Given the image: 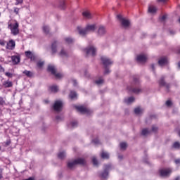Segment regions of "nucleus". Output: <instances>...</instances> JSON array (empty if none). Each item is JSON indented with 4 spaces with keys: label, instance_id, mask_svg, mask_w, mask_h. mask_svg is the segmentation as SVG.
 Wrapping results in <instances>:
<instances>
[{
    "label": "nucleus",
    "instance_id": "31",
    "mask_svg": "<svg viewBox=\"0 0 180 180\" xmlns=\"http://www.w3.org/2000/svg\"><path fill=\"white\" fill-rule=\"evenodd\" d=\"M101 158H103V160H109V153L105 151H103L101 153Z\"/></svg>",
    "mask_w": 180,
    "mask_h": 180
},
{
    "label": "nucleus",
    "instance_id": "33",
    "mask_svg": "<svg viewBox=\"0 0 180 180\" xmlns=\"http://www.w3.org/2000/svg\"><path fill=\"white\" fill-rule=\"evenodd\" d=\"M58 157L60 158V160H64V158H65V151L60 152L58 154Z\"/></svg>",
    "mask_w": 180,
    "mask_h": 180
},
{
    "label": "nucleus",
    "instance_id": "48",
    "mask_svg": "<svg viewBox=\"0 0 180 180\" xmlns=\"http://www.w3.org/2000/svg\"><path fill=\"white\" fill-rule=\"evenodd\" d=\"M4 103H5V101L2 97H0V105H4Z\"/></svg>",
    "mask_w": 180,
    "mask_h": 180
},
{
    "label": "nucleus",
    "instance_id": "26",
    "mask_svg": "<svg viewBox=\"0 0 180 180\" xmlns=\"http://www.w3.org/2000/svg\"><path fill=\"white\" fill-rule=\"evenodd\" d=\"M3 85L4 86V88H11L13 86V84L12 82L7 80L4 82Z\"/></svg>",
    "mask_w": 180,
    "mask_h": 180
},
{
    "label": "nucleus",
    "instance_id": "35",
    "mask_svg": "<svg viewBox=\"0 0 180 180\" xmlns=\"http://www.w3.org/2000/svg\"><path fill=\"white\" fill-rule=\"evenodd\" d=\"M121 150H126L127 148V143L126 142H122L120 143Z\"/></svg>",
    "mask_w": 180,
    "mask_h": 180
},
{
    "label": "nucleus",
    "instance_id": "25",
    "mask_svg": "<svg viewBox=\"0 0 180 180\" xmlns=\"http://www.w3.org/2000/svg\"><path fill=\"white\" fill-rule=\"evenodd\" d=\"M42 30L45 34H50V27H49V25H44L42 27Z\"/></svg>",
    "mask_w": 180,
    "mask_h": 180
},
{
    "label": "nucleus",
    "instance_id": "30",
    "mask_svg": "<svg viewBox=\"0 0 180 180\" xmlns=\"http://www.w3.org/2000/svg\"><path fill=\"white\" fill-rule=\"evenodd\" d=\"M125 103H127V105H130V103H133V102H134V97L131 96L128 98H126L124 100Z\"/></svg>",
    "mask_w": 180,
    "mask_h": 180
},
{
    "label": "nucleus",
    "instance_id": "27",
    "mask_svg": "<svg viewBox=\"0 0 180 180\" xmlns=\"http://www.w3.org/2000/svg\"><path fill=\"white\" fill-rule=\"evenodd\" d=\"M49 89L53 94H56V92H58V86L57 85L51 86Z\"/></svg>",
    "mask_w": 180,
    "mask_h": 180
},
{
    "label": "nucleus",
    "instance_id": "1",
    "mask_svg": "<svg viewBox=\"0 0 180 180\" xmlns=\"http://www.w3.org/2000/svg\"><path fill=\"white\" fill-rule=\"evenodd\" d=\"M96 30V24H87L84 28L77 27V32L80 36H86L89 33H94Z\"/></svg>",
    "mask_w": 180,
    "mask_h": 180
},
{
    "label": "nucleus",
    "instance_id": "2",
    "mask_svg": "<svg viewBox=\"0 0 180 180\" xmlns=\"http://www.w3.org/2000/svg\"><path fill=\"white\" fill-rule=\"evenodd\" d=\"M8 29L11 30V34L13 36L19 34V23L17 21H9L8 22Z\"/></svg>",
    "mask_w": 180,
    "mask_h": 180
},
{
    "label": "nucleus",
    "instance_id": "42",
    "mask_svg": "<svg viewBox=\"0 0 180 180\" xmlns=\"http://www.w3.org/2000/svg\"><path fill=\"white\" fill-rule=\"evenodd\" d=\"M104 74L105 75H108V74H110V70L108 68V67H105Z\"/></svg>",
    "mask_w": 180,
    "mask_h": 180
},
{
    "label": "nucleus",
    "instance_id": "41",
    "mask_svg": "<svg viewBox=\"0 0 180 180\" xmlns=\"http://www.w3.org/2000/svg\"><path fill=\"white\" fill-rule=\"evenodd\" d=\"M37 67H39V68H41V67H43V65H44V62L43 61H39L37 63Z\"/></svg>",
    "mask_w": 180,
    "mask_h": 180
},
{
    "label": "nucleus",
    "instance_id": "32",
    "mask_svg": "<svg viewBox=\"0 0 180 180\" xmlns=\"http://www.w3.org/2000/svg\"><path fill=\"white\" fill-rule=\"evenodd\" d=\"M65 41L67 43V44H72V43L74 41V39L68 37L65 38Z\"/></svg>",
    "mask_w": 180,
    "mask_h": 180
},
{
    "label": "nucleus",
    "instance_id": "46",
    "mask_svg": "<svg viewBox=\"0 0 180 180\" xmlns=\"http://www.w3.org/2000/svg\"><path fill=\"white\" fill-rule=\"evenodd\" d=\"M56 119L57 122H61V120H63V117L56 116Z\"/></svg>",
    "mask_w": 180,
    "mask_h": 180
},
{
    "label": "nucleus",
    "instance_id": "39",
    "mask_svg": "<svg viewBox=\"0 0 180 180\" xmlns=\"http://www.w3.org/2000/svg\"><path fill=\"white\" fill-rule=\"evenodd\" d=\"M92 162L94 164V165H95L96 167H98V160H96V157H93L92 158Z\"/></svg>",
    "mask_w": 180,
    "mask_h": 180
},
{
    "label": "nucleus",
    "instance_id": "21",
    "mask_svg": "<svg viewBox=\"0 0 180 180\" xmlns=\"http://www.w3.org/2000/svg\"><path fill=\"white\" fill-rule=\"evenodd\" d=\"M157 7L154 6H149L148 8V13H151L152 15H155L157 13Z\"/></svg>",
    "mask_w": 180,
    "mask_h": 180
},
{
    "label": "nucleus",
    "instance_id": "10",
    "mask_svg": "<svg viewBox=\"0 0 180 180\" xmlns=\"http://www.w3.org/2000/svg\"><path fill=\"white\" fill-rule=\"evenodd\" d=\"M160 176L162 177L169 176L172 174V169H162L159 171Z\"/></svg>",
    "mask_w": 180,
    "mask_h": 180
},
{
    "label": "nucleus",
    "instance_id": "29",
    "mask_svg": "<svg viewBox=\"0 0 180 180\" xmlns=\"http://www.w3.org/2000/svg\"><path fill=\"white\" fill-rule=\"evenodd\" d=\"M69 96L70 99H77L78 95L77 94V92H75V91H71Z\"/></svg>",
    "mask_w": 180,
    "mask_h": 180
},
{
    "label": "nucleus",
    "instance_id": "22",
    "mask_svg": "<svg viewBox=\"0 0 180 180\" xmlns=\"http://www.w3.org/2000/svg\"><path fill=\"white\" fill-rule=\"evenodd\" d=\"M143 112H144V110L140 107H137L134 109V113L138 116H140V115H143Z\"/></svg>",
    "mask_w": 180,
    "mask_h": 180
},
{
    "label": "nucleus",
    "instance_id": "51",
    "mask_svg": "<svg viewBox=\"0 0 180 180\" xmlns=\"http://www.w3.org/2000/svg\"><path fill=\"white\" fill-rule=\"evenodd\" d=\"M157 1L160 4H165V2H167V0H157Z\"/></svg>",
    "mask_w": 180,
    "mask_h": 180
},
{
    "label": "nucleus",
    "instance_id": "15",
    "mask_svg": "<svg viewBox=\"0 0 180 180\" xmlns=\"http://www.w3.org/2000/svg\"><path fill=\"white\" fill-rule=\"evenodd\" d=\"M138 63H146L147 61V55L140 54L136 56Z\"/></svg>",
    "mask_w": 180,
    "mask_h": 180
},
{
    "label": "nucleus",
    "instance_id": "20",
    "mask_svg": "<svg viewBox=\"0 0 180 180\" xmlns=\"http://www.w3.org/2000/svg\"><path fill=\"white\" fill-rule=\"evenodd\" d=\"M11 60L13 64H19V63H20V56L19 55L13 56H11Z\"/></svg>",
    "mask_w": 180,
    "mask_h": 180
},
{
    "label": "nucleus",
    "instance_id": "38",
    "mask_svg": "<svg viewBox=\"0 0 180 180\" xmlns=\"http://www.w3.org/2000/svg\"><path fill=\"white\" fill-rule=\"evenodd\" d=\"M95 82H96V85L101 86V85H102V84H103L104 81H103V79L100 78V79L96 80Z\"/></svg>",
    "mask_w": 180,
    "mask_h": 180
},
{
    "label": "nucleus",
    "instance_id": "56",
    "mask_svg": "<svg viewBox=\"0 0 180 180\" xmlns=\"http://www.w3.org/2000/svg\"><path fill=\"white\" fill-rule=\"evenodd\" d=\"M118 158H120V160H122L123 159V155H119Z\"/></svg>",
    "mask_w": 180,
    "mask_h": 180
},
{
    "label": "nucleus",
    "instance_id": "24",
    "mask_svg": "<svg viewBox=\"0 0 180 180\" xmlns=\"http://www.w3.org/2000/svg\"><path fill=\"white\" fill-rule=\"evenodd\" d=\"M51 53L56 54L57 53V41H53L51 45Z\"/></svg>",
    "mask_w": 180,
    "mask_h": 180
},
{
    "label": "nucleus",
    "instance_id": "60",
    "mask_svg": "<svg viewBox=\"0 0 180 180\" xmlns=\"http://www.w3.org/2000/svg\"><path fill=\"white\" fill-rule=\"evenodd\" d=\"M45 102H46V103H49V101H45Z\"/></svg>",
    "mask_w": 180,
    "mask_h": 180
},
{
    "label": "nucleus",
    "instance_id": "14",
    "mask_svg": "<svg viewBox=\"0 0 180 180\" xmlns=\"http://www.w3.org/2000/svg\"><path fill=\"white\" fill-rule=\"evenodd\" d=\"M25 54L27 58H30L31 61H36L37 58V56L30 51H25Z\"/></svg>",
    "mask_w": 180,
    "mask_h": 180
},
{
    "label": "nucleus",
    "instance_id": "34",
    "mask_svg": "<svg viewBox=\"0 0 180 180\" xmlns=\"http://www.w3.org/2000/svg\"><path fill=\"white\" fill-rule=\"evenodd\" d=\"M77 126H78V122H77L76 121L72 122L69 124V127H70L71 129H75V127H77Z\"/></svg>",
    "mask_w": 180,
    "mask_h": 180
},
{
    "label": "nucleus",
    "instance_id": "28",
    "mask_svg": "<svg viewBox=\"0 0 180 180\" xmlns=\"http://www.w3.org/2000/svg\"><path fill=\"white\" fill-rule=\"evenodd\" d=\"M59 56L63 58L68 57V53L66 52L65 49H62L59 52Z\"/></svg>",
    "mask_w": 180,
    "mask_h": 180
},
{
    "label": "nucleus",
    "instance_id": "52",
    "mask_svg": "<svg viewBox=\"0 0 180 180\" xmlns=\"http://www.w3.org/2000/svg\"><path fill=\"white\" fill-rule=\"evenodd\" d=\"M84 75H85L86 77H89V73L87 72V70H85V71H84Z\"/></svg>",
    "mask_w": 180,
    "mask_h": 180
},
{
    "label": "nucleus",
    "instance_id": "17",
    "mask_svg": "<svg viewBox=\"0 0 180 180\" xmlns=\"http://www.w3.org/2000/svg\"><path fill=\"white\" fill-rule=\"evenodd\" d=\"M160 67H164L168 64V59L167 58H160L158 60Z\"/></svg>",
    "mask_w": 180,
    "mask_h": 180
},
{
    "label": "nucleus",
    "instance_id": "63",
    "mask_svg": "<svg viewBox=\"0 0 180 180\" xmlns=\"http://www.w3.org/2000/svg\"><path fill=\"white\" fill-rule=\"evenodd\" d=\"M0 150H1V146H0Z\"/></svg>",
    "mask_w": 180,
    "mask_h": 180
},
{
    "label": "nucleus",
    "instance_id": "16",
    "mask_svg": "<svg viewBox=\"0 0 180 180\" xmlns=\"http://www.w3.org/2000/svg\"><path fill=\"white\" fill-rule=\"evenodd\" d=\"M159 85L160 86H165L167 89H169V84L165 82V77H162L159 80Z\"/></svg>",
    "mask_w": 180,
    "mask_h": 180
},
{
    "label": "nucleus",
    "instance_id": "49",
    "mask_svg": "<svg viewBox=\"0 0 180 180\" xmlns=\"http://www.w3.org/2000/svg\"><path fill=\"white\" fill-rule=\"evenodd\" d=\"M93 143H94V144H99V139H96L93 140Z\"/></svg>",
    "mask_w": 180,
    "mask_h": 180
},
{
    "label": "nucleus",
    "instance_id": "61",
    "mask_svg": "<svg viewBox=\"0 0 180 180\" xmlns=\"http://www.w3.org/2000/svg\"><path fill=\"white\" fill-rule=\"evenodd\" d=\"M179 67L180 68V63H179Z\"/></svg>",
    "mask_w": 180,
    "mask_h": 180
},
{
    "label": "nucleus",
    "instance_id": "62",
    "mask_svg": "<svg viewBox=\"0 0 180 180\" xmlns=\"http://www.w3.org/2000/svg\"><path fill=\"white\" fill-rule=\"evenodd\" d=\"M10 142H7V144H9Z\"/></svg>",
    "mask_w": 180,
    "mask_h": 180
},
{
    "label": "nucleus",
    "instance_id": "58",
    "mask_svg": "<svg viewBox=\"0 0 180 180\" xmlns=\"http://www.w3.org/2000/svg\"><path fill=\"white\" fill-rule=\"evenodd\" d=\"M3 176H2V173H0V179H2Z\"/></svg>",
    "mask_w": 180,
    "mask_h": 180
},
{
    "label": "nucleus",
    "instance_id": "37",
    "mask_svg": "<svg viewBox=\"0 0 180 180\" xmlns=\"http://www.w3.org/2000/svg\"><path fill=\"white\" fill-rule=\"evenodd\" d=\"M172 147H173V148H175V150H179L180 143L179 142H175L174 143H173Z\"/></svg>",
    "mask_w": 180,
    "mask_h": 180
},
{
    "label": "nucleus",
    "instance_id": "54",
    "mask_svg": "<svg viewBox=\"0 0 180 180\" xmlns=\"http://www.w3.org/2000/svg\"><path fill=\"white\" fill-rule=\"evenodd\" d=\"M150 67H151L153 71H155V66L154 65V64H152V65H150Z\"/></svg>",
    "mask_w": 180,
    "mask_h": 180
},
{
    "label": "nucleus",
    "instance_id": "18",
    "mask_svg": "<svg viewBox=\"0 0 180 180\" xmlns=\"http://www.w3.org/2000/svg\"><path fill=\"white\" fill-rule=\"evenodd\" d=\"M15 41L13 40H10L8 43H7V46H6V49L8 50H13L15 49Z\"/></svg>",
    "mask_w": 180,
    "mask_h": 180
},
{
    "label": "nucleus",
    "instance_id": "45",
    "mask_svg": "<svg viewBox=\"0 0 180 180\" xmlns=\"http://www.w3.org/2000/svg\"><path fill=\"white\" fill-rule=\"evenodd\" d=\"M167 19V15H164L161 17L160 20L162 22H165V20Z\"/></svg>",
    "mask_w": 180,
    "mask_h": 180
},
{
    "label": "nucleus",
    "instance_id": "36",
    "mask_svg": "<svg viewBox=\"0 0 180 180\" xmlns=\"http://www.w3.org/2000/svg\"><path fill=\"white\" fill-rule=\"evenodd\" d=\"M59 8L61 9H65V1H64V0L60 1Z\"/></svg>",
    "mask_w": 180,
    "mask_h": 180
},
{
    "label": "nucleus",
    "instance_id": "5",
    "mask_svg": "<svg viewBox=\"0 0 180 180\" xmlns=\"http://www.w3.org/2000/svg\"><path fill=\"white\" fill-rule=\"evenodd\" d=\"M48 71L51 72L52 75H54V77H56V78H57L58 79H60V78H63V74L57 73V69L54 65H49Z\"/></svg>",
    "mask_w": 180,
    "mask_h": 180
},
{
    "label": "nucleus",
    "instance_id": "13",
    "mask_svg": "<svg viewBox=\"0 0 180 180\" xmlns=\"http://www.w3.org/2000/svg\"><path fill=\"white\" fill-rule=\"evenodd\" d=\"M98 36H100V37H102V36H105L106 34V27L103 25H100L98 27Z\"/></svg>",
    "mask_w": 180,
    "mask_h": 180
},
{
    "label": "nucleus",
    "instance_id": "7",
    "mask_svg": "<svg viewBox=\"0 0 180 180\" xmlns=\"http://www.w3.org/2000/svg\"><path fill=\"white\" fill-rule=\"evenodd\" d=\"M117 19H119L120 22H121L122 27H124V29H127V27H129L130 21L129 20L124 18L123 16H122V15H117Z\"/></svg>",
    "mask_w": 180,
    "mask_h": 180
},
{
    "label": "nucleus",
    "instance_id": "12",
    "mask_svg": "<svg viewBox=\"0 0 180 180\" xmlns=\"http://www.w3.org/2000/svg\"><path fill=\"white\" fill-rule=\"evenodd\" d=\"M53 109L56 112H61L63 110V101H56L53 105Z\"/></svg>",
    "mask_w": 180,
    "mask_h": 180
},
{
    "label": "nucleus",
    "instance_id": "47",
    "mask_svg": "<svg viewBox=\"0 0 180 180\" xmlns=\"http://www.w3.org/2000/svg\"><path fill=\"white\" fill-rule=\"evenodd\" d=\"M166 105L167 106H171V105H172V102L168 100L167 101H166Z\"/></svg>",
    "mask_w": 180,
    "mask_h": 180
},
{
    "label": "nucleus",
    "instance_id": "53",
    "mask_svg": "<svg viewBox=\"0 0 180 180\" xmlns=\"http://www.w3.org/2000/svg\"><path fill=\"white\" fill-rule=\"evenodd\" d=\"M0 71L5 72V68H4L2 66H0Z\"/></svg>",
    "mask_w": 180,
    "mask_h": 180
},
{
    "label": "nucleus",
    "instance_id": "19",
    "mask_svg": "<svg viewBox=\"0 0 180 180\" xmlns=\"http://www.w3.org/2000/svg\"><path fill=\"white\" fill-rule=\"evenodd\" d=\"M76 109L80 112V113H89V110L84 106H76Z\"/></svg>",
    "mask_w": 180,
    "mask_h": 180
},
{
    "label": "nucleus",
    "instance_id": "43",
    "mask_svg": "<svg viewBox=\"0 0 180 180\" xmlns=\"http://www.w3.org/2000/svg\"><path fill=\"white\" fill-rule=\"evenodd\" d=\"M71 81H72V83L73 84L74 86H77V85H78V82H77V79H72Z\"/></svg>",
    "mask_w": 180,
    "mask_h": 180
},
{
    "label": "nucleus",
    "instance_id": "44",
    "mask_svg": "<svg viewBox=\"0 0 180 180\" xmlns=\"http://www.w3.org/2000/svg\"><path fill=\"white\" fill-rule=\"evenodd\" d=\"M5 75H6V77H8V78H12V77H13V75H12V73H11V72H6L5 73Z\"/></svg>",
    "mask_w": 180,
    "mask_h": 180
},
{
    "label": "nucleus",
    "instance_id": "59",
    "mask_svg": "<svg viewBox=\"0 0 180 180\" xmlns=\"http://www.w3.org/2000/svg\"><path fill=\"white\" fill-rule=\"evenodd\" d=\"M175 180H180V176H177Z\"/></svg>",
    "mask_w": 180,
    "mask_h": 180
},
{
    "label": "nucleus",
    "instance_id": "55",
    "mask_svg": "<svg viewBox=\"0 0 180 180\" xmlns=\"http://www.w3.org/2000/svg\"><path fill=\"white\" fill-rule=\"evenodd\" d=\"M175 164H176V165L180 164V159H176L175 160Z\"/></svg>",
    "mask_w": 180,
    "mask_h": 180
},
{
    "label": "nucleus",
    "instance_id": "6",
    "mask_svg": "<svg viewBox=\"0 0 180 180\" xmlns=\"http://www.w3.org/2000/svg\"><path fill=\"white\" fill-rule=\"evenodd\" d=\"M158 131V127L157 125H153L151 129L147 128L142 130V136H148L151 133H157Z\"/></svg>",
    "mask_w": 180,
    "mask_h": 180
},
{
    "label": "nucleus",
    "instance_id": "57",
    "mask_svg": "<svg viewBox=\"0 0 180 180\" xmlns=\"http://www.w3.org/2000/svg\"><path fill=\"white\" fill-rule=\"evenodd\" d=\"M175 34V32L174 31H170V34Z\"/></svg>",
    "mask_w": 180,
    "mask_h": 180
},
{
    "label": "nucleus",
    "instance_id": "50",
    "mask_svg": "<svg viewBox=\"0 0 180 180\" xmlns=\"http://www.w3.org/2000/svg\"><path fill=\"white\" fill-rule=\"evenodd\" d=\"M14 12H15V13H16V15H18V13H19V8H14Z\"/></svg>",
    "mask_w": 180,
    "mask_h": 180
},
{
    "label": "nucleus",
    "instance_id": "8",
    "mask_svg": "<svg viewBox=\"0 0 180 180\" xmlns=\"http://www.w3.org/2000/svg\"><path fill=\"white\" fill-rule=\"evenodd\" d=\"M84 53L86 56L94 57V56H96V48L94 46H89L84 49Z\"/></svg>",
    "mask_w": 180,
    "mask_h": 180
},
{
    "label": "nucleus",
    "instance_id": "9",
    "mask_svg": "<svg viewBox=\"0 0 180 180\" xmlns=\"http://www.w3.org/2000/svg\"><path fill=\"white\" fill-rule=\"evenodd\" d=\"M112 169V165H105L104 167V171L101 174V178L103 179H106L108 176H109V171Z\"/></svg>",
    "mask_w": 180,
    "mask_h": 180
},
{
    "label": "nucleus",
    "instance_id": "3",
    "mask_svg": "<svg viewBox=\"0 0 180 180\" xmlns=\"http://www.w3.org/2000/svg\"><path fill=\"white\" fill-rule=\"evenodd\" d=\"M85 160L83 158H77L74 160H70L68 162V168L70 169H72V168H75L77 165H85Z\"/></svg>",
    "mask_w": 180,
    "mask_h": 180
},
{
    "label": "nucleus",
    "instance_id": "40",
    "mask_svg": "<svg viewBox=\"0 0 180 180\" xmlns=\"http://www.w3.org/2000/svg\"><path fill=\"white\" fill-rule=\"evenodd\" d=\"M23 74H25V75H27V77H32V75H33V73H32V72L27 71V70H25L23 72Z\"/></svg>",
    "mask_w": 180,
    "mask_h": 180
},
{
    "label": "nucleus",
    "instance_id": "23",
    "mask_svg": "<svg viewBox=\"0 0 180 180\" xmlns=\"http://www.w3.org/2000/svg\"><path fill=\"white\" fill-rule=\"evenodd\" d=\"M82 15L85 19H92V13L88 11H84Z\"/></svg>",
    "mask_w": 180,
    "mask_h": 180
},
{
    "label": "nucleus",
    "instance_id": "11",
    "mask_svg": "<svg viewBox=\"0 0 180 180\" xmlns=\"http://www.w3.org/2000/svg\"><path fill=\"white\" fill-rule=\"evenodd\" d=\"M101 61L104 67H109V65H112V64H113V61L106 56H102Z\"/></svg>",
    "mask_w": 180,
    "mask_h": 180
},
{
    "label": "nucleus",
    "instance_id": "4",
    "mask_svg": "<svg viewBox=\"0 0 180 180\" xmlns=\"http://www.w3.org/2000/svg\"><path fill=\"white\" fill-rule=\"evenodd\" d=\"M140 84V80L139 79L134 77L133 83L131 86H127L128 91L134 92V94H140L141 92V89L140 88H134L135 85H139Z\"/></svg>",
    "mask_w": 180,
    "mask_h": 180
}]
</instances>
